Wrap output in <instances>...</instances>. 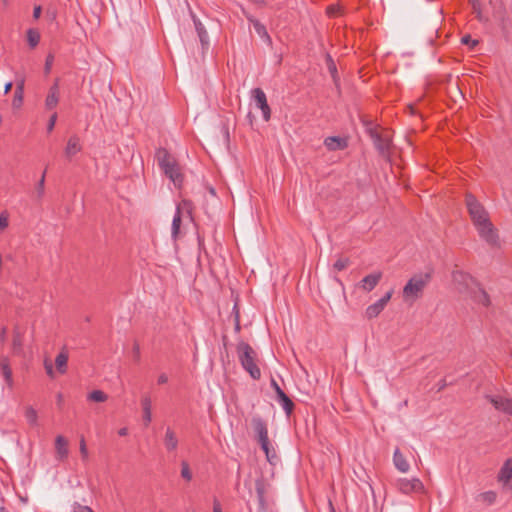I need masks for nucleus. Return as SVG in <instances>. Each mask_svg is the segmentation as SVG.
Segmentation results:
<instances>
[{
    "label": "nucleus",
    "instance_id": "nucleus-1",
    "mask_svg": "<svg viewBox=\"0 0 512 512\" xmlns=\"http://www.w3.org/2000/svg\"><path fill=\"white\" fill-rule=\"evenodd\" d=\"M465 203L479 237L489 246L499 247L498 231L491 222L489 213L485 207L471 193L466 194Z\"/></svg>",
    "mask_w": 512,
    "mask_h": 512
},
{
    "label": "nucleus",
    "instance_id": "nucleus-2",
    "mask_svg": "<svg viewBox=\"0 0 512 512\" xmlns=\"http://www.w3.org/2000/svg\"><path fill=\"white\" fill-rule=\"evenodd\" d=\"M431 279L432 275L430 272L413 275L403 287L402 296L404 302L412 305L420 299L424 294V290L431 282Z\"/></svg>",
    "mask_w": 512,
    "mask_h": 512
},
{
    "label": "nucleus",
    "instance_id": "nucleus-3",
    "mask_svg": "<svg viewBox=\"0 0 512 512\" xmlns=\"http://www.w3.org/2000/svg\"><path fill=\"white\" fill-rule=\"evenodd\" d=\"M238 359L243 369L249 373L252 379L259 380L261 378V370L257 365V353L246 342H240L236 348Z\"/></svg>",
    "mask_w": 512,
    "mask_h": 512
},
{
    "label": "nucleus",
    "instance_id": "nucleus-4",
    "mask_svg": "<svg viewBox=\"0 0 512 512\" xmlns=\"http://www.w3.org/2000/svg\"><path fill=\"white\" fill-rule=\"evenodd\" d=\"M158 164L164 174L173 182L176 187H181L183 175L176 160L168 153L166 149L157 151Z\"/></svg>",
    "mask_w": 512,
    "mask_h": 512
},
{
    "label": "nucleus",
    "instance_id": "nucleus-5",
    "mask_svg": "<svg viewBox=\"0 0 512 512\" xmlns=\"http://www.w3.org/2000/svg\"><path fill=\"white\" fill-rule=\"evenodd\" d=\"M185 211L188 217L192 220V203L188 200H183L177 205L175 214L172 220L171 226V237L173 240H177L180 234V226L182 223V213Z\"/></svg>",
    "mask_w": 512,
    "mask_h": 512
},
{
    "label": "nucleus",
    "instance_id": "nucleus-6",
    "mask_svg": "<svg viewBox=\"0 0 512 512\" xmlns=\"http://www.w3.org/2000/svg\"><path fill=\"white\" fill-rule=\"evenodd\" d=\"M395 487L399 492L406 495L411 493L424 492V485L418 478H398L395 481Z\"/></svg>",
    "mask_w": 512,
    "mask_h": 512
},
{
    "label": "nucleus",
    "instance_id": "nucleus-7",
    "mask_svg": "<svg viewBox=\"0 0 512 512\" xmlns=\"http://www.w3.org/2000/svg\"><path fill=\"white\" fill-rule=\"evenodd\" d=\"M452 281L460 293L471 291L477 286L476 281L469 274L459 270L452 272Z\"/></svg>",
    "mask_w": 512,
    "mask_h": 512
},
{
    "label": "nucleus",
    "instance_id": "nucleus-8",
    "mask_svg": "<svg viewBox=\"0 0 512 512\" xmlns=\"http://www.w3.org/2000/svg\"><path fill=\"white\" fill-rule=\"evenodd\" d=\"M370 136L373 140L374 146L383 156L389 154L391 146V138L388 133H378L377 131H371Z\"/></svg>",
    "mask_w": 512,
    "mask_h": 512
},
{
    "label": "nucleus",
    "instance_id": "nucleus-9",
    "mask_svg": "<svg viewBox=\"0 0 512 512\" xmlns=\"http://www.w3.org/2000/svg\"><path fill=\"white\" fill-rule=\"evenodd\" d=\"M393 294V290H390L385 293L378 301L369 305L366 308L365 314L368 319H373L377 317L385 308L387 303L390 301Z\"/></svg>",
    "mask_w": 512,
    "mask_h": 512
},
{
    "label": "nucleus",
    "instance_id": "nucleus-10",
    "mask_svg": "<svg viewBox=\"0 0 512 512\" xmlns=\"http://www.w3.org/2000/svg\"><path fill=\"white\" fill-rule=\"evenodd\" d=\"M252 96L256 103V106L262 111V115L265 121H268L271 117V110L267 103L266 94L261 88H254L252 90Z\"/></svg>",
    "mask_w": 512,
    "mask_h": 512
},
{
    "label": "nucleus",
    "instance_id": "nucleus-11",
    "mask_svg": "<svg viewBox=\"0 0 512 512\" xmlns=\"http://www.w3.org/2000/svg\"><path fill=\"white\" fill-rule=\"evenodd\" d=\"M60 100V88H59V79H55L53 85L49 88L48 93L45 98V109L47 111H53L59 104Z\"/></svg>",
    "mask_w": 512,
    "mask_h": 512
},
{
    "label": "nucleus",
    "instance_id": "nucleus-12",
    "mask_svg": "<svg viewBox=\"0 0 512 512\" xmlns=\"http://www.w3.org/2000/svg\"><path fill=\"white\" fill-rule=\"evenodd\" d=\"M496 410L512 417V398L502 396H486Z\"/></svg>",
    "mask_w": 512,
    "mask_h": 512
},
{
    "label": "nucleus",
    "instance_id": "nucleus-13",
    "mask_svg": "<svg viewBox=\"0 0 512 512\" xmlns=\"http://www.w3.org/2000/svg\"><path fill=\"white\" fill-rule=\"evenodd\" d=\"M498 481L504 488L512 490V458L504 462L498 474Z\"/></svg>",
    "mask_w": 512,
    "mask_h": 512
},
{
    "label": "nucleus",
    "instance_id": "nucleus-14",
    "mask_svg": "<svg viewBox=\"0 0 512 512\" xmlns=\"http://www.w3.org/2000/svg\"><path fill=\"white\" fill-rule=\"evenodd\" d=\"M382 279V272L377 271L365 276L359 283L362 290L366 292L372 291Z\"/></svg>",
    "mask_w": 512,
    "mask_h": 512
},
{
    "label": "nucleus",
    "instance_id": "nucleus-15",
    "mask_svg": "<svg viewBox=\"0 0 512 512\" xmlns=\"http://www.w3.org/2000/svg\"><path fill=\"white\" fill-rule=\"evenodd\" d=\"M252 425L253 429L258 437L259 442L266 443V439H269L268 437V429L265 421L260 417H254L252 419Z\"/></svg>",
    "mask_w": 512,
    "mask_h": 512
},
{
    "label": "nucleus",
    "instance_id": "nucleus-16",
    "mask_svg": "<svg viewBox=\"0 0 512 512\" xmlns=\"http://www.w3.org/2000/svg\"><path fill=\"white\" fill-rule=\"evenodd\" d=\"M164 446L168 452H174L178 448V438L176 433L168 427L164 435Z\"/></svg>",
    "mask_w": 512,
    "mask_h": 512
},
{
    "label": "nucleus",
    "instance_id": "nucleus-17",
    "mask_svg": "<svg viewBox=\"0 0 512 512\" xmlns=\"http://www.w3.org/2000/svg\"><path fill=\"white\" fill-rule=\"evenodd\" d=\"M393 463L398 471L401 473H407L410 469V465L404 455L400 452L399 448H396L393 454Z\"/></svg>",
    "mask_w": 512,
    "mask_h": 512
},
{
    "label": "nucleus",
    "instance_id": "nucleus-18",
    "mask_svg": "<svg viewBox=\"0 0 512 512\" xmlns=\"http://www.w3.org/2000/svg\"><path fill=\"white\" fill-rule=\"evenodd\" d=\"M249 22L253 25L255 32L261 37L267 44H272V39L269 36L266 27L257 19L248 17Z\"/></svg>",
    "mask_w": 512,
    "mask_h": 512
},
{
    "label": "nucleus",
    "instance_id": "nucleus-19",
    "mask_svg": "<svg viewBox=\"0 0 512 512\" xmlns=\"http://www.w3.org/2000/svg\"><path fill=\"white\" fill-rule=\"evenodd\" d=\"M324 144L330 151L343 150L347 147L346 139L337 136L327 137Z\"/></svg>",
    "mask_w": 512,
    "mask_h": 512
},
{
    "label": "nucleus",
    "instance_id": "nucleus-20",
    "mask_svg": "<svg viewBox=\"0 0 512 512\" xmlns=\"http://www.w3.org/2000/svg\"><path fill=\"white\" fill-rule=\"evenodd\" d=\"M0 370L7 386L9 388H12L14 385V380L12 375V369L7 358H2L0 360Z\"/></svg>",
    "mask_w": 512,
    "mask_h": 512
},
{
    "label": "nucleus",
    "instance_id": "nucleus-21",
    "mask_svg": "<svg viewBox=\"0 0 512 512\" xmlns=\"http://www.w3.org/2000/svg\"><path fill=\"white\" fill-rule=\"evenodd\" d=\"M82 149V146L80 144V139L77 135L71 136L68 141L65 148V154L67 157H72L79 153Z\"/></svg>",
    "mask_w": 512,
    "mask_h": 512
},
{
    "label": "nucleus",
    "instance_id": "nucleus-22",
    "mask_svg": "<svg viewBox=\"0 0 512 512\" xmlns=\"http://www.w3.org/2000/svg\"><path fill=\"white\" fill-rule=\"evenodd\" d=\"M55 449L57 456L60 460H63L67 458L68 456V442L67 440L61 436L58 435L55 439Z\"/></svg>",
    "mask_w": 512,
    "mask_h": 512
},
{
    "label": "nucleus",
    "instance_id": "nucleus-23",
    "mask_svg": "<svg viewBox=\"0 0 512 512\" xmlns=\"http://www.w3.org/2000/svg\"><path fill=\"white\" fill-rule=\"evenodd\" d=\"M471 292L473 293V299L476 302L482 304L483 306H489L490 298L485 290L477 285L473 288V290H471Z\"/></svg>",
    "mask_w": 512,
    "mask_h": 512
},
{
    "label": "nucleus",
    "instance_id": "nucleus-24",
    "mask_svg": "<svg viewBox=\"0 0 512 512\" xmlns=\"http://www.w3.org/2000/svg\"><path fill=\"white\" fill-rule=\"evenodd\" d=\"M141 405H142V410H143V421H144L145 426H148L152 420L150 397L144 396L141 399Z\"/></svg>",
    "mask_w": 512,
    "mask_h": 512
},
{
    "label": "nucleus",
    "instance_id": "nucleus-25",
    "mask_svg": "<svg viewBox=\"0 0 512 512\" xmlns=\"http://www.w3.org/2000/svg\"><path fill=\"white\" fill-rule=\"evenodd\" d=\"M68 357V352L63 348L55 358L56 367L61 374L67 371Z\"/></svg>",
    "mask_w": 512,
    "mask_h": 512
},
{
    "label": "nucleus",
    "instance_id": "nucleus-26",
    "mask_svg": "<svg viewBox=\"0 0 512 512\" xmlns=\"http://www.w3.org/2000/svg\"><path fill=\"white\" fill-rule=\"evenodd\" d=\"M277 401L282 406L285 413L289 416L294 409V403L292 402V400L285 394V392H279V395L277 396Z\"/></svg>",
    "mask_w": 512,
    "mask_h": 512
},
{
    "label": "nucleus",
    "instance_id": "nucleus-27",
    "mask_svg": "<svg viewBox=\"0 0 512 512\" xmlns=\"http://www.w3.org/2000/svg\"><path fill=\"white\" fill-rule=\"evenodd\" d=\"M255 488H256V493H257V497H258V501H259L260 507L262 509H264L265 505H266V500H265L266 489H265L264 481L262 479L256 480Z\"/></svg>",
    "mask_w": 512,
    "mask_h": 512
},
{
    "label": "nucleus",
    "instance_id": "nucleus-28",
    "mask_svg": "<svg viewBox=\"0 0 512 512\" xmlns=\"http://www.w3.org/2000/svg\"><path fill=\"white\" fill-rule=\"evenodd\" d=\"M12 348L16 354H21L23 351V334L18 329L13 332Z\"/></svg>",
    "mask_w": 512,
    "mask_h": 512
},
{
    "label": "nucleus",
    "instance_id": "nucleus-29",
    "mask_svg": "<svg viewBox=\"0 0 512 512\" xmlns=\"http://www.w3.org/2000/svg\"><path fill=\"white\" fill-rule=\"evenodd\" d=\"M194 25L202 46L208 45L209 39L204 25L197 19H194Z\"/></svg>",
    "mask_w": 512,
    "mask_h": 512
},
{
    "label": "nucleus",
    "instance_id": "nucleus-30",
    "mask_svg": "<svg viewBox=\"0 0 512 512\" xmlns=\"http://www.w3.org/2000/svg\"><path fill=\"white\" fill-rule=\"evenodd\" d=\"M473 10V13H475L476 18L480 22H488V17L485 16L482 12V5L480 0H470L469 1Z\"/></svg>",
    "mask_w": 512,
    "mask_h": 512
},
{
    "label": "nucleus",
    "instance_id": "nucleus-31",
    "mask_svg": "<svg viewBox=\"0 0 512 512\" xmlns=\"http://www.w3.org/2000/svg\"><path fill=\"white\" fill-rule=\"evenodd\" d=\"M261 449L264 451L268 462L273 463L277 458L276 452L273 447L270 446L269 439H266V443L259 442Z\"/></svg>",
    "mask_w": 512,
    "mask_h": 512
},
{
    "label": "nucleus",
    "instance_id": "nucleus-32",
    "mask_svg": "<svg viewBox=\"0 0 512 512\" xmlns=\"http://www.w3.org/2000/svg\"><path fill=\"white\" fill-rule=\"evenodd\" d=\"M87 399L92 402H105L108 399V395L102 390H93L87 395Z\"/></svg>",
    "mask_w": 512,
    "mask_h": 512
},
{
    "label": "nucleus",
    "instance_id": "nucleus-33",
    "mask_svg": "<svg viewBox=\"0 0 512 512\" xmlns=\"http://www.w3.org/2000/svg\"><path fill=\"white\" fill-rule=\"evenodd\" d=\"M27 41L31 48L36 47L40 41L39 32L34 29H29L27 31Z\"/></svg>",
    "mask_w": 512,
    "mask_h": 512
},
{
    "label": "nucleus",
    "instance_id": "nucleus-34",
    "mask_svg": "<svg viewBox=\"0 0 512 512\" xmlns=\"http://www.w3.org/2000/svg\"><path fill=\"white\" fill-rule=\"evenodd\" d=\"M350 264V260L347 257H340L333 264V269L336 271H342L346 269Z\"/></svg>",
    "mask_w": 512,
    "mask_h": 512
},
{
    "label": "nucleus",
    "instance_id": "nucleus-35",
    "mask_svg": "<svg viewBox=\"0 0 512 512\" xmlns=\"http://www.w3.org/2000/svg\"><path fill=\"white\" fill-rule=\"evenodd\" d=\"M45 176H46V170H44L40 180L38 181L36 185V193L37 197L40 199L44 196L45 191Z\"/></svg>",
    "mask_w": 512,
    "mask_h": 512
},
{
    "label": "nucleus",
    "instance_id": "nucleus-36",
    "mask_svg": "<svg viewBox=\"0 0 512 512\" xmlns=\"http://www.w3.org/2000/svg\"><path fill=\"white\" fill-rule=\"evenodd\" d=\"M25 416H26L27 421L30 424H32V425L36 424V422H37V412H36V410L34 408L28 407L26 409Z\"/></svg>",
    "mask_w": 512,
    "mask_h": 512
},
{
    "label": "nucleus",
    "instance_id": "nucleus-37",
    "mask_svg": "<svg viewBox=\"0 0 512 512\" xmlns=\"http://www.w3.org/2000/svg\"><path fill=\"white\" fill-rule=\"evenodd\" d=\"M181 476L187 481L192 479V473L190 471L189 465L185 461L181 464Z\"/></svg>",
    "mask_w": 512,
    "mask_h": 512
},
{
    "label": "nucleus",
    "instance_id": "nucleus-38",
    "mask_svg": "<svg viewBox=\"0 0 512 512\" xmlns=\"http://www.w3.org/2000/svg\"><path fill=\"white\" fill-rule=\"evenodd\" d=\"M23 97H24V92H18V91L14 92V97H13V101H12V105L14 108L21 107V105L23 103Z\"/></svg>",
    "mask_w": 512,
    "mask_h": 512
},
{
    "label": "nucleus",
    "instance_id": "nucleus-39",
    "mask_svg": "<svg viewBox=\"0 0 512 512\" xmlns=\"http://www.w3.org/2000/svg\"><path fill=\"white\" fill-rule=\"evenodd\" d=\"M9 215L6 211L0 213V230H4L8 227Z\"/></svg>",
    "mask_w": 512,
    "mask_h": 512
},
{
    "label": "nucleus",
    "instance_id": "nucleus-40",
    "mask_svg": "<svg viewBox=\"0 0 512 512\" xmlns=\"http://www.w3.org/2000/svg\"><path fill=\"white\" fill-rule=\"evenodd\" d=\"M57 112L54 111L49 120H48V123H47V132L50 133L53 131L54 127H55V124H56V121H57Z\"/></svg>",
    "mask_w": 512,
    "mask_h": 512
},
{
    "label": "nucleus",
    "instance_id": "nucleus-41",
    "mask_svg": "<svg viewBox=\"0 0 512 512\" xmlns=\"http://www.w3.org/2000/svg\"><path fill=\"white\" fill-rule=\"evenodd\" d=\"M53 62H54V55L50 53L47 55L46 60H45L44 71L46 74L50 73Z\"/></svg>",
    "mask_w": 512,
    "mask_h": 512
},
{
    "label": "nucleus",
    "instance_id": "nucleus-42",
    "mask_svg": "<svg viewBox=\"0 0 512 512\" xmlns=\"http://www.w3.org/2000/svg\"><path fill=\"white\" fill-rule=\"evenodd\" d=\"M327 61H328V69H329L334 81L336 82V74H337L336 65L329 55L327 56Z\"/></svg>",
    "mask_w": 512,
    "mask_h": 512
},
{
    "label": "nucleus",
    "instance_id": "nucleus-43",
    "mask_svg": "<svg viewBox=\"0 0 512 512\" xmlns=\"http://www.w3.org/2000/svg\"><path fill=\"white\" fill-rule=\"evenodd\" d=\"M73 512H93V510L88 506H84L79 503H74Z\"/></svg>",
    "mask_w": 512,
    "mask_h": 512
},
{
    "label": "nucleus",
    "instance_id": "nucleus-44",
    "mask_svg": "<svg viewBox=\"0 0 512 512\" xmlns=\"http://www.w3.org/2000/svg\"><path fill=\"white\" fill-rule=\"evenodd\" d=\"M79 448H80V453H81L83 459H87L88 458V450H87V446H86L84 437H82L80 439V447Z\"/></svg>",
    "mask_w": 512,
    "mask_h": 512
},
{
    "label": "nucleus",
    "instance_id": "nucleus-45",
    "mask_svg": "<svg viewBox=\"0 0 512 512\" xmlns=\"http://www.w3.org/2000/svg\"><path fill=\"white\" fill-rule=\"evenodd\" d=\"M461 42L463 44L471 45V47H474V46H476L478 44V41L472 39L470 35L463 36L462 39H461Z\"/></svg>",
    "mask_w": 512,
    "mask_h": 512
},
{
    "label": "nucleus",
    "instance_id": "nucleus-46",
    "mask_svg": "<svg viewBox=\"0 0 512 512\" xmlns=\"http://www.w3.org/2000/svg\"><path fill=\"white\" fill-rule=\"evenodd\" d=\"M44 367H45V371H46L47 375L49 377L53 378L54 377V370H53L52 363L49 360H45L44 361Z\"/></svg>",
    "mask_w": 512,
    "mask_h": 512
},
{
    "label": "nucleus",
    "instance_id": "nucleus-47",
    "mask_svg": "<svg viewBox=\"0 0 512 512\" xmlns=\"http://www.w3.org/2000/svg\"><path fill=\"white\" fill-rule=\"evenodd\" d=\"M24 85H25V79L23 77H21L20 79H17L15 91L24 92Z\"/></svg>",
    "mask_w": 512,
    "mask_h": 512
},
{
    "label": "nucleus",
    "instance_id": "nucleus-48",
    "mask_svg": "<svg viewBox=\"0 0 512 512\" xmlns=\"http://www.w3.org/2000/svg\"><path fill=\"white\" fill-rule=\"evenodd\" d=\"M482 496L489 503H493L495 501V499H496V494L494 492H492V491L485 492Z\"/></svg>",
    "mask_w": 512,
    "mask_h": 512
},
{
    "label": "nucleus",
    "instance_id": "nucleus-49",
    "mask_svg": "<svg viewBox=\"0 0 512 512\" xmlns=\"http://www.w3.org/2000/svg\"><path fill=\"white\" fill-rule=\"evenodd\" d=\"M271 386L272 388L274 389L275 393H276V396L279 395V392H284L280 386L278 385V383L274 380V379H271Z\"/></svg>",
    "mask_w": 512,
    "mask_h": 512
},
{
    "label": "nucleus",
    "instance_id": "nucleus-50",
    "mask_svg": "<svg viewBox=\"0 0 512 512\" xmlns=\"http://www.w3.org/2000/svg\"><path fill=\"white\" fill-rule=\"evenodd\" d=\"M41 11H42V8L40 5L35 6L34 10H33V18L39 19L40 15H41Z\"/></svg>",
    "mask_w": 512,
    "mask_h": 512
},
{
    "label": "nucleus",
    "instance_id": "nucleus-51",
    "mask_svg": "<svg viewBox=\"0 0 512 512\" xmlns=\"http://www.w3.org/2000/svg\"><path fill=\"white\" fill-rule=\"evenodd\" d=\"M168 381V376L165 373H162L158 376L157 382L158 384H165Z\"/></svg>",
    "mask_w": 512,
    "mask_h": 512
},
{
    "label": "nucleus",
    "instance_id": "nucleus-52",
    "mask_svg": "<svg viewBox=\"0 0 512 512\" xmlns=\"http://www.w3.org/2000/svg\"><path fill=\"white\" fill-rule=\"evenodd\" d=\"M447 386V382L445 379H442L440 380L438 383H437V391L440 392L442 391L443 389H445Z\"/></svg>",
    "mask_w": 512,
    "mask_h": 512
},
{
    "label": "nucleus",
    "instance_id": "nucleus-53",
    "mask_svg": "<svg viewBox=\"0 0 512 512\" xmlns=\"http://www.w3.org/2000/svg\"><path fill=\"white\" fill-rule=\"evenodd\" d=\"M213 512H222L221 505L217 499H215L213 503Z\"/></svg>",
    "mask_w": 512,
    "mask_h": 512
},
{
    "label": "nucleus",
    "instance_id": "nucleus-54",
    "mask_svg": "<svg viewBox=\"0 0 512 512\" xmlns=\"http://www.w3.org/2000/svg\"><path fill=\"white\" fill-rule=\"evenodd\" d=\"M12 86H13V83L12 82H7L4 86V93L5 94H8L11 89H12Z\"/></svg>",
    "mask_w": 512,
    "mask_h": 512
},
{
    "label": "nucleus",
    "instance_id": "nucleus-55",
    "mask_svg": "<svg viewBox=\"0 0 512 512\" xmlns=\"http://www.w3.org/2000/svg\"><path fill=\"white\" fill-rule=\"evenodd\" d=\"M118 434L120 436H126L128 434V429L126 427H123V428L119 429Z\"/></svg>",
    "mask_w": 512,
    "mask_h": 512
},
{
    "label": "nucleus",
    "instance_id": "nucleus-56",
    "mask_svg": "<svg viewBox=\"0 0 512 512\" xmlns=\"http://www.w3.org/2000/svg\"><path fill=\"white\" fill-rule=\"evenodd\" d=\"M236 330L239 331L240 330V324H239V320H238V315H236Z\"/></svg>",
    "mask_w": 512,
    "mask_h": 512
},
{
    "label": "nucleus",
    "instance_id": "nucleus-57",
    "mask_svg": "<svg viewBox=\"0 0 512 512\" xmlns=\"http://www.w3.org/2000/svg\"><path fill=\"white\" fill-rule=\"evenodd\" d=\"M57 398H58V402H61L62 401V394H58Z\"/></svg>",
    "mask_w": 512,
    "mask_h": 512
},
{
    "label": "nucleus",
    "instance_id": "nucleus-58",
    "mask_svg": "<svg viewBox=\"0 0 512 512\" xmlns=\"http://www.w3.org/2000/svg\"><path fill=\"white\" fill-rule=\"evenodd\" d=\"M187 512H196V511L193 509H188Z\"/></svg>",
    "mask_w": 512,
    "mask_h": 512
},
{
    "label": "nucleus",
    "instance_id": "nucleus-59",
    "mask_svg": "<svg viewBox=\"0 0 512 512\" xmlns=\"http://www.w3.org/2000/svg\"><path fill=\"white\" fill-rule=\"evenodd\" d=\"M3 1H4V3H6V2H7V0H3Z\"/></svg>",
    "mask_w": 512,
    "mask_h": 512
}]
</instances>
